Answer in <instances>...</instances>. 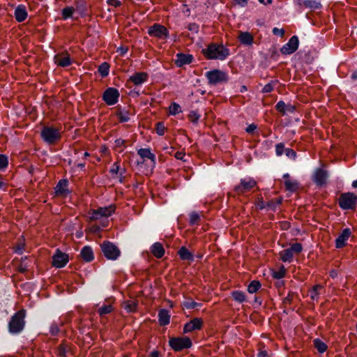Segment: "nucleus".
<instances>
[{"label": "nucleus", "mask_w": 357, "mask_h": 357, "mask_svg": "<svg viewBox=\"0 0 357 357\" xmlns=\"http://www.w3.org/2000/svg\"><path fill=\"white\" fill-rule=\"evenodd\" d=\"M202 53L208 60L224 61L229 56V50L222 44L211 43L202 50Z\"/></svg>", "instance_id": "f257e3e1"}, {"label": "nucleus", "mask_w": 357, "mask_h": 357, "mask_svg": "<svg viewBox=\"0 0 357 357\" xmlns=\"http://www.w3.org/2000/svg\"><path fill=\"white\" fill-rule=\"evenodd\" d=\"M26 311L22 309L14 313L8 324V332L11 335L20 334L25 328Z\"/></svg>", "instance_id": "f03ea898"}, {"label": "nucleus", "mask_w": 357, "mask_h": 357, "mask_svg": "<svg viewBox=\"0 0 357 357\" xmlns=\"http://www.w3.org/2000/svg\"><path fill=\"white\" fill-rule=\"evenodd\" d=\"M40 137L43 141L49 144L53 145L61 139L60 130L54 126H44L40 132Z\"/></svg>", "instance_id": "7ed1b4c3"}, {"label": "nucleus", "mask_w": 357, "mask_h": 357, "mask_svg": "<svg viewBox=\"0 0 357 357\" xmlns=\"http://www.w3.org/2000/svg\"><path fill=\"white\" fill-rule=\"evenodd\" d=\"M338 205L343 211H355L357 207V195L351 192L342 193L338 198Z\"/></svg>", "instance_id": "20e7f679"}, {"label": "nucleus", "mask_w": 357, "mask_h": 357, "mask_svg": "<svg viewBox=\"0 0 357 357\" xmlns=\"http://www.w3.org/2000/svg\"><path fill=\"white\" fill-rule=\"evenodd\" d=\"M169 345L174 351H181L192 347V342L189 337H173L169 340Z\"/></svg>", "instance_id": "39448f33"}, {"label": "nucleus", "mask_w": 357, "mask_h": 357, "mask_svg": "<svg viewBox=\"0 0 357 357\" xmlns=\"http://www.w3.org/2000/svg\"><path fill=\"white\" fill-rule=\"evenodd\" d=\"M205 77L210 85H217L229 81L228 74L219 69H215L205 73Z\"/></svg>", "instance_id": "423d86ee"}, {"label": "nucleus", "mask_w": 357, "mask_h": 357, "mask_svg": "<svg viewBox=\"0 0 357 357\" xmlns=\"http://www.w3.org/2000/svg\"><path fill=\"white\" fill-rule=\"evenodd\" d=\"M100 248L104 256L109 260H116L121 255L119 248L110 241H103Z\"/></svg>", "instance_id": "0eeeda50"}, {"label": "nucleus", "mask_w": 357, "mask_h": 357, "mask_svg": "<svg viewBox=\"0 0 357 357\" xmlns=\"http://www.w3.org/2000/svg\"><path fill=\"white\" fill-rule=\"evenodd\" d=\"M147 32L150 36L159 39H166L169 36L168 29L165 26L158 23L149 26Z\"/></svg>", "instance_id": "6e6552de"}, {"label": "nucleus", "mask_w": 357, "mask_h": 357, "mask_svg": "<svg viewBox=\"0 0 357 357\" xmlns=\"http://www.w3.org/2000/svg\"><path fill=\"white\" fill-rule=\"evenodd\" d=\"M120 93L119 90L114 87H108L102 93L103 101L109 106L114 105L119 102Z\"/></svg>", "instance_id": "1a4fd4ad"}, {"label": "nucleus", "mask_w": 357, "mask_h": 357, "mask_svg": "<svg viewBox=\"0 0 357 357\" xmlns=\"http://www.w3.org/2000/svg\"><path fill=\"white\" fill-rule=\"evenodd\" d=\"M257 185V182L252 178H245L240 180V183L234 188L237 194H244L250 191Z\"/></svg>", "instance_id": "9d476101"}, {"label": "nucleus", "mask_w": 357, "mask_h": 357, "mask_svg": "<svg viewBox=\"0 0 357 357\" xmlns=\"http://www.w3.org/2000/svg\"><path fill=\"white\" fill-rule=\"evenodd\" d=\"M299 39L296 35L291 36L289 41L285 43L281 48L280 52L284 55H289L294 53L298 48Z\"/></svg>", "instance_id": "9b49d317"}, {"label": "nucleus", "mask_w": 357, "mask_h": 357, "mask_svg": "<svg viewBox=\"0 0 357 357\" xmlns=\"http://www.w3.org/2000/svg\"><path fill=\"white\" fill-rule=\"evenodd\" d=\"M329 174L327 170L321 167L317 168L312 175V181L319 187L325 185Z\"/></svg>", "instance_id": "f8f14e48"}, {"label": "nucleus", "mask_w": 357, "mask_h": 357, "mask_svg": "<svg viewBox=\"0 0 357 357\" xmlns=\"http://www.w3.org/2000/svg\"><path fill=\"white\" fill-rule=\"evenodd\" d=\"M68 261V255L62 252L59 249H57L52 257V266L61 268L64 267Z\"/></svg>", "instance_id": "ddd939ff"}, {"label": "nucleus", "mask_w": 357, "mask_h": 357, "mask_svg": "<svg viewBox=\"0 0 357 357\" xmlns=\"http://www.w3.org/2000/svg\"><path fill=\"white\" fill-rule=\"evenodd\" d=\"M114 211L115 206L112 204L105 207H99L96 210L93 211L92 218L98 220L102 217H109L114 213Z\"/></svg>", "instance_id": "4468645a"}, {"label": "nucleus", "mask_w": 357, "mask_h": 357, "mask_svg": "<svg viewBox=\"0 0 357 357\" xmlns=\"http://www.w3.org/2000/svg\"><path fill=\"white\" fill-rule=\"evenodd\" d=\"M203 324L204 322L201 318H194L184 325L183 333L185 334L194 331L201 330Z\"/></svg>", "instance_id": "2eb2a0df"}, {"label": "nucleus", "mask_w": 357, "mask_h": 357, "mask_svg": "<svg viewBox=\"0 0 357 357\" xmlns=\"http://www.w3.org/2000/svg\"><path fill=\"white\" fill-rule=\"evenodd\" d=\"M351 236V229L344 228L335 241V248L337 249H341L345 247L347 244V241L349 240Z\"/></svg>", "instance_id": "dca6fc26"}, {"label": "nucleus", "mask_w": 357, "mask_h": 357, "mask_svg": "<svg viewBox=\"0 0 357 357\" xmlns=\"http://www.w3.org/2000/svg\"><path fill=\"white\" fill-rule=\"evenodd\" d=\"M54 63L62 68L68 67L72 64V59L68 52H62L54 56Z\"/></svg>", "instance_id": "f3484780"}, {"label": "nucleus", "mask_w": 357, "mask_h": 357, "mask_svg": "<svg viewBox=\"0 0 357 357\" xmlns=\"http://www.w3.org/2000/svg\"><path fill=\"white\" fill-rule=\"evenodd\" d=\"M149 77V74L146 72H136L130 76L128 82H132L135 86H140L146 83Z\"/></svg>", "instance_id": "a211bd4d"}, {"label": "nucleus", "mask_w": 357, "mask_h": 357, "mask_svg": "<svg viewBox=\"0 0 357 357\" xmlns=\"http://www.w3.org/2000/svg\"><path fill=\"white\" fill-rule=\"evenodd\" d=\"M69 181L67 178H62L59 181L54 187L55 194L57 196H66L69 195L71 191L68 189Z\"/></svg>", "instance_id": "6ab92c4d"}, {"label": "nucleus", "mask_w": 357, "mask_h": 357, "mask_svg": "<svg viewBox=\"0 0 357 357\" xmlns=\"http://www.w3.org/2000/svg\"><path fill=\"white\" fill-rule=\"evenodd\" d=\"M275 107V109L283 116L288 114H293L296 111V107L294 105L285 104L283 100L278 101Z\"/></svg>", "instance_id": "aec40b11"}, {"label": "nucleus", "mask_w": 357, "mask_h": 357, "mask_svg": "<svg viewBox=\"0 0 357 357\" xmlns=\"http://www.w3.org/2000/svg\"><path fill=\"white\" fill-rule=\"evenodd\" d=\"M194 60V56L190 54L178 53L176 55L175 64L177 67L181 68L185 65L190 64Z\"/></svg>", "instance_id": "412c9836"}, {"label": "nucleus", "mask_w": 357, "mask_h": 357, "mask_svg": "<svg viewBox=\"0 0 357 357\" xmlns=\"http://www.w3.org/2000/svg\"><path fill=\"white\" fill-rule=\"evenodd\" d=\"M79 256L86 263L91 262L95 258L93 250L89 245L84 246L81 249Z\"/></svg>", "instance_id": "4be33fe9"}, {"label": "nucleus", "mask_w": 357, "mask_h": 357, "mask_svg": "<svg viewBox=\"0 0 357 357\" xmlns=\"http://www.w3.org/2000/svg\"><path fill=\"white\" fill-rule=\"evenodd\" d=\"M75 11H77L81 17H85L89 15L88 4L86 0H75Z\"/></svg>", "instance_id": "5701e85b"}, {"label": "nucleus", "mask_w": 357, "mask_h": 357, "mask_svg": "<svg viewBox=\"0 0 357 357\" xmlns=\"http://www.w3.org/2000/svg\"><path fill=\"white\" fill-rule=\"evenodd\" d=\"M14 15L18 22H24L28 17L26 6L23 4L18 5L15 9Z\"/></svg>", "instance_id": "b1692460"}, {"label": "nucleus", "mask_w": 357, "mask_h": 357, "mask_svg": "<svg viewBox=\"0 0 357 357\" xmlns=\"http://www.w3.org/2000/svg\"><path fill=\"white\" fill-rule=\"evenodd\" d=\"M130 114L131 113L130 110L127 109L126 107H122L121 106L117 107L116 115L118 117L120 123L128 122L130 119Z\"/></svg>", "instance_id": "393cba45"}, {"label": "nucleus", "mask_w": 357, "mask_h": 357, "mask_svg": "<svg viewBox=\"0 0 357 357\" xmlns=\"http://www.w3.org/2000/svg\"><path fill=\"white\" fill-rule=\"evenodd\" d=\"M150 250L153 255L158 258L161 259L165 252V248L162 244L160 242L154 243L150 248Z\"/></svg>", "instance_id": "a878e982"}, {"label": "nucleus", "mask_w": 357, "mask_h": 357, "mask_svg": "<svg viewBox=\"0 0 357 357\" xmlns=\"http://www.w3.org/2000/svg\"><path fill=\"white\" fill-rule=\"evenodd\" d=\"M238 38L240 43L245 46H250L254 42L252 35L248 31H240Z\"/></svg>", "instance_id": "bb28decb"}, {"label": "nucleus", "mask_w": 357, "mask_h": 357, "mask_svg": "<svg viewBox=\"0 0 357 357\" xmlns=\"http://www.w3.org/2000/svg\"><path fill=\"white\" fill-rule=\"evenodd\" d=\"M158 322L160 326H165L170 322V314L169 310L167 309H161L158 312Z\"/></svg>", "instance_id": "cd10ccee"}, {"label": "nucleus", "mask_w": 357, "mask_h": 357, "mask_svg": "<svg viewBox=\"0 0 357 357\" xmlns=\"http://www.w3.org/2000/svg\"><path fill=\"white\" fill-rule=\"evenodd\" d=\"M181 259L192 262L195 260L194 255L185 246H182L178 251Z\"/></svg>", "instance_id": "c85d7f7f"}, {"label": "nucleus", "mask_w": 357, "mask_h": 357, "mask_svg": "<svg viewBox=\"0 0 357 357\" xmlns=\"http://www.w3.org/2000/svg\"><path fill=\"white\" fill-rule=\"evenodd\" d=\"M137 154L141 157L142 159H149L153 164H155L156 157L155 154L151 153L149 148H141L137 151Z\"/></svg>", "instance_id": "c756f323"}, {"label": "nucleus", "mask_w": 357, "mask_h": 357, "mask_svg": "<svg viewBox=\"0 0 357 357\" xmlns=\"http://www.w3.org/2000/svg\"><path fill=\"white\" fill-rule=\"evenodd\" d=\"M68 352V344L66 341H62L61 343L56 347V354L59 357H66Z\"/></svg>", "instance_id": "7c9ffc66"}, {"label": "nucleus", "mask_w": 357, "mask_h": 357, "mask_svg": "<svg viewBox=\"0 0 357 357\" xmlns=\"http://www.w3.org/2000/svg\"><path fill=\"white\" fill-rule=\"evenodd\" d=\"M280 257L283 262H291L293 260L294 254L289 248L280 252Z\"/></svg>", "instance_id": "2f4dec72"}, {"label": "nucleus", "mask_w": 357, "mask_h": 357, "mask_svg": "<svg viewBox=\"0 0 357 357\" xmlns=\"http://www.w3.org/2000/svg\"><path fill=\"white\" fill-rule=\"evenodd\" d=\"M231 297L236 302L238 303H243L246 301L245 294L239 290H235L231 292Z\"/></svg>", "instance_id": "473e14b6"}, {"label": "nucleus", "mask_w": 357, "mask_h": 357, "mask_svg": "<svg viewBox=\"0 0 357 357\" xmlns=\"http://www.w3.org/2000/svg\"><path fill=\"white\" fill-rule=\"evenodd\" d=\"M75 12V9L73 6H66L61 10V17L63 20L73 18Z\"/></svg>", "instance_id": "72a5a7b5"}, {"label": "nucleus", "mask_w": 357, "mask_h": 357, "mask_svg": "<svg viewBox=\"0 0 357 357\" xmlns=\"http://www.w3.org/2000/svg\"><path fill=\"white\" fill-rule=\"evenodd\" d=\"M284 185L286 190L291 192H296L299 187V183L297 181L285 180Z\"/></svg>", "instance_id": "f704fd0d"}, {"label": "nucleus", "mask_w": 357, "mask_h": 357, "mask_svg": "<svg viewBox=\"0 0 357 357\" xmlns=\"http://www.w3.org/2000/svg\"><path fill=\"white\" fill-rule=\"evenodd\" d=\"M314 347L318 351L319 353L323 354L324 353L327 349L328 346L325 342L321 340L319 338H316L313 340Z\"/></svg>", "instance_id": "c9c22d12"}, {"label": "nucleus", "mask_w": 357, "mask_h": 357, "mask_svg": "<svg viewBox=\"0 0 357 357\" xmlns=\"http://www.w3.org/2000/svg\"><path fill=\"white\" fill-rule=\"evenodd\" d=\"M201 220L200 213L197 211H192L189 214V225L190 226L198 225Z\"/></svg>", "instance_id": "e433bc0d"}, {"label": "nucleus", "mask_w": 357, "mask_h": 357, "mask_svg": "<svg viewBox=\"0 0 357 357\" xmlns=\"http://www.w3.org/2000/svg\"><path fill=\"white\" fill-rule=\"evenodd\" d=\"M261 287V282L259 280H254L250 282L248 286V291L250 294L256 293Z\"/></svg>", "instance_id": "4c0bfd02"}, {"label": "nucleus", "mask_w": 357, "mask_h": 357, "mask_svg": "<svg viewBox=\"0 0 357 357\" xmlns=\"http://www.w3.org/2000/svg\"><path fill=\"white\" fill-rule=\"evenodd\" d=\"M109 67L107 62H103L99 66L98 71L102 77H105L109 75Z\"/></svg>", "instance_id": "58836bf2"}, {"label": "nucleus", "mask_w": 357, "mask_h": 357, "mask_svg": "<svg viewBox=\"0 0 357 357\" xmlns=\"http://www.w3.org/2000/svg\"><path fill=\"white\" fill-rule=\"evenodd\" d=\"M320 1L316 0H305V7L313 10H317L321 8Z\"/></svg>", "instance_id": "ea45409f"}, {"label": "nucleus", "mask_w": 357, "mask_h": 357, "mask_svg": "<svg viewBox=\"0 0 357 357\" xmlns=\"http://www.w3.org/2000/svg\"><path fill=\"white\" fill-rule=\"evenodd\" d=\"M323 288L321 284H315L312 287V289L310 291V296L312 300H318L319 292V291Z\"/></svg>", "instance_id": "a19ab883"}, {"label": "nucleus", "mask_w": 357, "mask_h": 357, "mask_svg": "<svg viewBox=\"0 0 357 357\" xmlns=\"http://www.w3.org/2000/svg\"><path fill=\"white\" fill-rule=\"evenodd\" d=\"M169 112L170 115L176 116L182 112L181 107L178 103L173 102L169 107Z\"/></svg>", "instance_id": "79ce46f5"}, {"label": "nucleus", "mask_w": 357, "mask_h": 357, "mask_svg": "<svg viewBox=\"0 0 357 357\" xmlns=\"http://www.w3.org/2000/svg\"><path fill=\"white\" fill-rule=\"evenodd\" d=\"M27 259H28L27 256L22 257L20 259V264L19 265L18 269H19V271L22 273H24L28 271L29 265L26 262Z\"/></svg>", "instance_id": "37998d69"}, {"label": "nucleus", "mask_w": 357, "mask_h": 357, "mask_svg": "<svg viewBox=\"0 0 357 357\" xmlns=\"http://www.w3.org/2000/svg\"><path fill=\"white\" fill-rule=\"evenodd\" d=\"M278 82V80H271L269 83L266 84L261 89V93H268L273 91L274 86Z\"/></svg>", "instance_id": "c03bdc74"}, {"label": "nucleus", "mask_w": 357, "mask_h": 357, "mask_svg": "<svg viewBox=\"0 0 357 357\" xmlns=\"http://www.w3.org/2000/svg\"><path fill=\"white\" fill-rule=\"evenodd\" d=\"M123 308L128 312H134L137 309V303L131 301H126L123 304Z\"/></svg>", "instance_id": "a18cd8bd"}, {"label": "nucleus", "mask_w": 357, "mask_h": 357, "mask_svg": "<svg viewBox=\"0 0 357 357\" xmlns=\"http://www.w3.org/2000/svg\"><path fill=\"white\" fill-rule=\"evenodd\" d=\"M183 305L185 308L188 309V310H192V309H195V308H197V307H200L202 306V303H197L195 301H184L183 303Z\"/></svg>", "instance_id": "49530a36"}, {"label": "nucleus", "mask_w": 357, "mask_h": 357, "mask_svg": "<svg viewBox=\"0 0 357 357\" xmlns=\"http://www.w3.org/2000/svg\"><path fill=\"white\" fill-rule=\"evenodd\" d=\"M8 165V158L6 155L0 154V171L3 172Z\"/></svg>", "instance_id": "de8ad7c7"}, {"label": "nucleus", "mask_w": 357, "mask_h": 357, "mask_svg": "<svg viewBox=\"0 0 357 357\" xmlns=\"http://www.w3.org/2000/svg\"><path fill=\"white\" fill-rule=\"evenodd\" d=\"M165 130L166 128L162 121H159L155 124V131L159 136H163L165 135Z\"/></svg>", "instance_id": "09e8293b"}, {"label": "nucleus", "mask_w": 357, "mask_h": 357, "mask_svg": "<svg viewBox=\"0 0 357 357\" xmlns=\"http://www.w3.org/2000/svg\"><path fill=\"white\" fill-rule=\"evenodd\" d=\"M287 148L282 142L278 143L275 145V154L277 156H281L284 154Z\"/></svg>", "instance_id": "8fccbe9b"}, {"label": "nucleus", "mask_w": 357, "mask_h": 357, "mask_svg": "<svg viewBox=\"0 0 357 357\" xmlns=\"http://www.w3.org/2000/svg\"><path fill=\"white\" fill-rule=\"evenodd\" d=\"M112 310V307L110 305H103L98 309V314L103 316L110 313Z\"/></svg>", "instance_id": "3c124183"}, {"label": "nucleus", "mask_w": 357, "mask_h": 357, "mask_svg": "<svg viewBox=\"0 0 357 357\" xmlns=\"http://www.w3.org/2000/svg\"><path fill=\"white\" fill-rule=\"evenodd\" d=\"M286 271L284 266H282L281 268L278 271H273L272 276L273 278L277 280H281L285 276Z\"/></svg>", "instance_id": "603ef678"}, {"label": "nucleus", "mask_w": 357, "mask_h": 357, "mask_svg": "<svg viewBox=\"0 0 357 357\" xmlns=\"http://www.w3.org/2000/svg\"><path fill=\"white\" fill-rule=\"evenodd\" d=\"M284 154L286 155V156L289 158L290 160H292L294 161H295L296 160V158H297V153L296 152L292 149H290V148H287L286 151H285V153Z\"/></svg>", "instance_id": "864d4df0"}, {"label": "nucleus", "mask_w": 357, "mask_h": 357, "mask_svg": "<svg viewBox=\"0 0 357 357\" xmlns=\"http://www.w3.org/2000/svg\"><path fill=\"white\" fill-rule=\"evenodd\" d=\"M289 248L292 251L293 254H299L303 250V246L300 243H296L292 244Z\"/></svg>", "instance_id": "5fc2aeb1"}, {"label": "nucleus", "mask_w": 357, "mask_h": 357, "mask_svg": "<svg viewBox=\"0 0 357 357\" xmlns=\"http://www.w3.org/2000/svg\"><path fill=\"white\" fill-rule=\"evenodd\" d=\"M60 332V329L56 323H52L50 327V333L52 336H56Z\"/></svg>", "instance_id": "6e6d98bb"}, {"label": "nucleus", "mask_w": 357, "mask_h": 357, "mask_svg": "<svg viewBox=\"0 0 357 357\" xmlns=\"http://www.w3.org/2000/svg\"><path fill=\"white\" fill-rule=\"evenodd\" d=\"M188 116L193 123H197L200 117V115L195 111H191Z\"/></svg>", "instance_id": "4d7b16f0"}, {"label": "nucleus", "mask_w": 357, "mask_h": 357, "mask_svg": "<svg viewBox=\"0 0 357 357\" xmlns=\"http://www.w3.org/2000/svg\"><path fill=\"white\" fill-rule=\"evenodd\" d=\"M187 28L189 31L194 32V33H198L199 29V25L195 22L190 23L188 25Z\"/></svg>", "instance_id": "13d9d810"}, {"label": "nucleus", "mask_w": 357, "mask_h": 357, "mask_svg": "<svg viewBox=\"0 0 357 357\" xmlns=\"http://www.w3.org/2000/svg\"><path fill=\"white\" fill-rule=\"evenodd\" d=\"M24 244L22 243H18L14 248V252L17 255H22L24 252Z\"/></svg>", "instance_id": "bf43d9fd"}, {"label": "nucleus", "mask_w": 357, "mask_h": 357, "mask_svg": "<svg viewBox=\"0 0 357 357\" xmlns=\"http://www.w3.org/2000/svg\"><path fill=\"white\" fill-rule=\"evenodd\" d=\"M272 32L275 36L283 37V36L284 35L285 31L283 29H279L278 27H274L272 30Z\"/></svg>", "instance_id": "052dcab7"}, {"label": "nucleus", "mask_w": 357, "mask_h": 357, "mask_svg": "<svg viewBox=\"0 0 357 357\" xmlns=\"http://www.w3.org/2000/svg\"><path fill=\"white\" fill-rule=\"evenodd\" d=\"M120 166L118 162H114L109 169V172L112 174H117L119 172Z\"/></svg>", "instance_id": "680f3d73"}, {"label": "nucleus", "mask_w": 357, "mask_h": 357, "mask_svg": "<svg viewBox=\"0 0 357 357\" xmlns=\"http://www.w3.org/2000/svg\"><path fill=\"white\" fill-rule=\"evenodd\" d=\"M294 295V292L289 291L287 296L284 298L283 303L286 304H291L293 301V296Z\"/></svg>", "instance_id": "e2e57ef3"}, {"label": "nucleus", "mask_w": 357, "mask_h": 357, "mask_svg": "<svg viewBox=\"0 0 357 357\" xmlns=\"http://www.w3.org/2000/svg\"><path fill=\"white\" fill-rule=\"evenodd\" d=\"M274 202H275L274 199H271L269 202H268L266 203V208L273 211H275L276 210V208L278 207V206Z\"/></svg>", "instance_id": "0e129e2a"}, {"label": "nucleus", "mask_w": 357, "mask_h": 357, "mask_svg": "<svg viewBox=\"0 0 357 357\" xmlns=\"http://www.w3.org/2000/svg\"><path fill=\"white\" fill-rule=\"evenodd\" d=\"M107 3L109 6H114L116 8L121 6V2L119 0H107Z\"/></svg>", "instance_id": "69168bd1"}, {"label": "nucleus", "mask_w": 357, "mask_h": 357, "mask_svg": "<svg viewBox=\"0 0 357 357\" xmlns=\"http://www.w3.org/2000/svg\"><path fill=\"white\" fill-rule=\"evenodd\" d=\"M257 128V126L255 123H251L245 128V132L250 134L254 132V131Z\"/></svg>", "instance_id": "338daca9"}, {"label": "nucleus", "mask_w": 357, "mask_h": 357, "mask_svg": "<svg viewBox=\"0 0 357 357\" xmlns=\"http://www.w3.org/2000/svg\"><path fill=\"white\" fill-rule=\"evenodd\" d=\"M6 188H7V183L5 181L3 176L1 174H0V190H3V191H6Z\"/></svg>", "instance_id": "774afa93"}]
</instances>
